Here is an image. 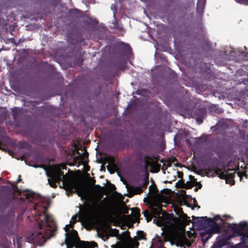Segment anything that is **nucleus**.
I'll use <instances>...</instances> for the list:
<instances>
[{"label": "nucleus", "instance_id": "obj_43", "mask_svg": "<svg viewBox=\"0 0 248 248\" xmlns=\"http://www.w3.org/2000/svg\"><path fill=\"white\" fill-rule=\"evenodd\" d=\"M221 125V122H218V124H217V125H218V133H219V131L220 130L219 127L220 126V125Z\"/></svg>", "mask_w": 248, "mask_h": 248}, {"label": "nucleus", "instance_id": "obj_46", "mask_svg": "<svg viewBox=\"0 0 248 248\" xmlns=\"http://www.w3.org/2000/svg\"><path fill=\"white\" fill-rule=\"evenodd\" d=\"M110 185H111V187H112L113 188H114V189L115 188V186L114 185L110 184Z\"/></svg>", "mask_w": 248, "mask_h": 248}, {"label": "nucleus", "instance_id": "obj_57", "mask_svg": "<svg viewBox=\"0 0 248 248\" xmlns=\"http://www.w3.org/2000/svg\"><path fill=\"white\" fill-rule=\"evenodd\" d=\"M0 179H1V178H0Z\"/></svg>", "mask_w": 248, "mask_h": 248}, {"label": "nucleus", "instance_id": "obj_17", "mask_svg": "<svg viewBox=\"0 0 248 248\" xmlns=\"http://www.w3.org/2000/svg\"><path fill=\"white\" fill-rule=\"evenodd\" d=\"M11 187H9L8 186H4L3 187L5 189H8L9 190V192L11 194V195L14 197L16 193H20V190L18 189L16 185H14L11 184Z\"/></svg>", "mask_w": 248, "mask_h": 248}, {"label": "nucleus", "instance_id": "obj_3", "mask_svg": "<svg viewBox=\"0 0 248 248\" xmlns=\"http://www.w3.org/2000/svg\"><path fill=\"white\" fill-rule=\"evenodd\" d=\"M194 223H197L204 231L201 232L202 241L204 243L210 238L214 233H217V215L213 218L207 217H195L193 216Z\"/></svg>", "mask_w": 248, "mask_h": 248}, {"label": "nucleus", "instance_id": "obj_35", "mask_svg": "<svg viewBox=\"0 0 248 248\" xmlns=\"http://www.w3.org/2000/svg\"><path fill=\"white\" fill-rule=\"evenodd\" d=\"M239 4L248 6V1H236Z\"/></svg>", "mask_w": 248, "mask_h": 248}, {"label": "nucleus", "instance_id": "obj_39", "mask_svg": "<svg viewBox=\"0 0 248 248\" xmlns=\"http://www.w3.org/2000/svg\"><path fill=\"white\" fill-rule=\"evenodd\" d=\"M55 169H56V168H54ZM59 170H60L61 171H62V170H66L67 169V167L65 165H62V166H61V168H60V169H58Z\"/></svg>", "mask_w": 248, "mask_h": 248}, {"label": "nucleus", "instance_id": "obj_10", "mask_svg": "<svg viewBox=\"0 0 248 248\" xmlns=\"http://www.w3.org/2000/svg\"><path fill=\"white\" fill-rule=\"evenodd\" d=\"M28 238L31 243L41 246L46 241L45 235L40 231H35Z\"/></svg>", "mask_w": 248, "mask_h": 248}, {"label": "nucleus", "instance_id": "obj_53", "mask_svg": "<svg viewBox=\"0 0 248 248\" xmlns=\"http://www.w3.org/2000/svg\"><path fill=\"white\" fill-rule=\"evenodd\" d=\"M125 213L127 214L128 213V211H125Z\"/></svg>", "mask_w": 248, "mask_h": 248}, {"label": "nucleus", "instance_id": "obj_55", "mask_svg": "<svg viewBox=\"0 0 248 248\" xmlns=\"http://www.w3.org/2000/svg\"><path fill=\"white\" fill-rule=\"evenodd\" d=\"M85 154L88 155V153H87V152H85Z\"/></svg>", "mask_w": 248, "mask_h": 248}, {"label": "nucleus", "instance_id": "obj_34", "mask_svg": "<svg viewBox=\"0 0 248 248\" xmlns=\"http://www.w3.org/2000/svg\"><path fill=\"white\" fill-rule=\"evenodd\" d=\"M142 214L145 217H147L148 216L151 214V213L149 212L148 210L146 209L142 212Z\"/></svg>", "mask_w": 248, "mask_h": 248}, {"label": "nucleus", "instance_id": "obj_30", "mask_svg": "<svg viewBox=\"0 0 248 248\" xmlns=\"http://www.w3.org/2000/svg\"><path fill=\"white\" fill-rule=\"evenodd\" d=\"M195 207H198V208H200V206L198 205V202L195 199V198L193 199V207H192V209H193Z\"/></svg>", "mask_w": 248, "mask_h": 248}, {"label": "nucleus", "instance_id": "obj_42", "mask_svg": "<svg viewBox=\"0 0 248 248\" xmlns=\"http://www.w3.org/2000/svg\"><path fill=\"white\" fill-rule=\"evenodd\" d=\"M186 142L187 145H190V141L189 139H186Z\"/></svg>", "mask_w": 248, "mask_h": 248}, {"label": "nucleus", "instance_id": "obj_54", "mask_svg": "<svg viewBox=\"0 0 248 248\" xmlns=\"http://www.w3.org/2000/svg\"><path fill=\"white\" fill-rule=\"evenodd\" d=\"M77 153H78V154H79V155H80V153H79V152H78V151H77Z\"/></svg>", "mask_w": 248, "mask_h": 248}, {"label": "nucleus", "instance_id": "obj_20", "mask_svg": "<svg viewBox=\"0 0 248 248\" xmlns=\"http://www.w3.org/2000/svg\"><path fill=\"white\" fill-rule=\"evenodd\" d=\"M13 117L15 121H17L19 118L20 114V109L17 108H15L13 109Z\"/></svg>", "mask_w": 248, "mask_h": 248}, {"label": "nucleus", "instance_id": "obj_29", "mask_svg": "<svg viewBox=\"0 0 248 248\" xmlns=\"http://www.w3.org/2000/svg\"><path fill=\"white\" fill-rule=\"evenodd\" d=\"M114 26L116 28H117L119 30L121 31H124V28L122 27V25H119L117 22H116L115 23H114Z\"/></svg>", "mask_w": 248, "mask_h": 248}, {"label": "nucleus", "instance_id": "obj_44", "mask_svg": "<svg viewBox=\"0 0 248 248\" xmlns=\"http://www.w3.org/2000/svg\"><path fill=\"white\" fill-rule=\"evenodd\" d=\"M95 179H93L92 182V185H93L94 186L95 185Z\"/></svg>", "mask_w": 248, "mask_h": 248}, {"label": "nucleus", "instance_id": "obj_13", "mask_svg": "<svg viewBox=\"0 0 248 248\" xmlns=\"http://www.w3.org/2000/svg\"><path fill=\"white\" fill-rule=\"evenodd\" d=\"M148 177L149 174L148 173L145 176L144 180L141 184V186H130L129 188L130 192L132 193L133 195L140 194L142 193L143 192V190L142 188H143L144 189H146L148 185L149 184Z\"/></svg>", "mask_w": 248, "mask_h": 248}, {"label": "nucleus", "instance_id": "obj_19", "mask_svg": "<svg viewBox=\"0 0 248 248\" xmlns=\"http://www.w3.org/2000/svg\"><path fill=\"white\" fill-rule=\"evenodd\" d=\"M68 14L73 17H78L80 16V11L77 9H69Z\"/></svg>", "mask_w": 248, "mask_h": 248}, {"label": "nucleus", "instance_id": "obj_24", "mask_svg": "<svg viewBox=\"0 0 248 248\" xmlns=\"http://www.w3.org/2000/svg\"><path fill=\"white\" fill-rule=\"evenodd\" d=\"M115 168H116V165H113L110 164H108L107 166V168L108 171L111 173H114L115 171Z\"/></svg>", "mask_w": 248, "mask_h": 248}, {"label": "nucleus", "instance_id": "obj_25", "mask_svg": "<svg viewBox=\"0 0 248 248\" xmlns=\"http://www.w3.org/2000/svg\"><path fill=\"white\" fill-rule=\"evenodd\" d=\"M193 186V184L191 181H187L186 183H185V185L183 186V188L190 189Z\"/></svg>", "mask_w": 248, "mask_h": 248}, {"label": "nucleus", "instance_id": "obj_48", "mask_svg": "<svg viewBox=\"0 0 248 248\" xmlns=\"http://www.w3.org/2000/svg\"><path fill=\"white\" fill-rule=\"evenodd\" d=\"M125 217H130V215L125 216Z\"/></svg>", "mask_w": 248, "mask_h": 248}, {"label": "nucleus", "instance_id": "obj_45", "mask_svg": "<svg viewBox=\"0 0 248 248\" xmlns=\"http://www.w3.org/2000/svg\"><path fill=\"white\" fill-rule=\"evenodd\" d=\"M201 186H200V187H196V188H194V191H197L199 188H201Z\"/></svg>", "mask_w": 248, "mask_h": 248}, {"label": "nucleus", "instance_id": "obj_56", "mask_svg": "<svg viewBox=\"0 0 248 248\" xmlns=\"http://www.w3.org/2000/svg\"><path fill=\"white\" fill-rule=\"evenodd\" d=\"M189 177H190V178H192V177H192L191 175H190V176H189Z\"/></svg>", "mask_w": 248, "mask_h": 248}, {"label": "nucleus", "instance_id": "obj_15", "mask_svg": "<svg viewBox=\"0 0 248 248\" xmlns=\"http://www.w3.org/2000/svg\"><path fill=\"white\" fill-rule=\"evenodd\" d=\"M174 210L176 214L182 219L183 222L185 223L186 225H188L191 220L188 219L189 217H187L186 214L184 213L183 209L181 207H177L175 208Z\"/></svg>", "mask_w": 248, "mask_h": 248}, {"label": "nucleus", "instance_id": "obj_31", "mask_svg": "<svg viewBox=\"0 0 248 248\" xmlns=\"http://www.w3.org/2000/svg\"><path fill=\"white\" fill-rule=\"evenodd\" d=\"M146 217V219L147 221L148 222L149 221H151L152 220V218L155 217H154V215H152L151 214L150 215L148 216L147 217Z\"/></svg>", "mask_w": 248, "mask_h": 248}, {"label": "nucleus", "instance_id": "obj_9", "mask_svg": "<svg viewBox=\"0 0 248 248\" xmlns=\"http://www.w3.org/2000/svg\"><path fill=\"white\" fill-rule=\"evenodd\" d=\"M103 201L100 202H95L93 204L89 203L86 204L80 208L82 214L84 216L89 215L91 212V209H93L95 212H99L101 210Z\"/></svg>", "mask_w": 248, "mask_h": 248}, {"label": "nucleus", "instance_id": "obj_40", "mask_svg": "<svg viewBox=\"0 0 248 248\" xmlns=\"http://www.w3.org/2000/svg\"><path fill=\"white\" fill-rule=\"evenodd\" d=\"M123 233H124V234L125 235V237H129L130 236H129L130 233L128 231L124 232H123Z\"/></svg>", "mask_w": 248, "mask_h": 248}, {"label": "nucleus", "instance_id": "obj_37", "mask_svg": "<svg viewBox=\"0 0 248 248\" xmlns=\"http://www.w3.org/2000/svg\"><path fill=\"white\" fill-rule=\"evenodd\" d=\"M211 248H217V238H216V240L214 243L213 244Z\"/></svg>", "mask_w": 248, "mask_h": 248}, {"label": "nucleus", "instance_id": "obj_51", "mask_svg": "<svg viewBox=\"0 0 248 248\" xmlns=\"http://www.w3.org/2000/svg\"><path fill=\"white\" fill-rule=\"evenodd\" d=\"M68 171H70L71 173H72V171L70 170V169H68Z\"/></svg>", "mask_w": 248, "mask_h": 248}, {"label": "nucleus", "instance_id": "obj_38", "mask_svg": "<svg viewBox=\"0 0 248 248\" xmlns=\"http://www.w3.org/2000/svg\"><path fill=\"white\" fill-rule=\"evenodd\" d=\"M211 129L213 131H215L216 130H217V124L214 126L211 127Z\"/></svg>", "mask_w": 248, "mask_h": 248}, {"label": "nucleus", "instance_id": "obj_6", "mask_svg": "<svg viewBox=\"0 0 248 248\" xmlns=\"http://www.w3.org/2000/svg\"><path fill=\"white\" fill-rule=\"evenodd\" d=\"M46 226L45 227V235L49 237L55 235L57 231V224L51 215L46 214L45 217Z\"/></svg>", "mask_w": 248, "mask_h": 248}, {"label": "nucleus", "instance_id": "obj_47", "mask_svg": "<svg viewBox=\"0 0 248 248\" xmlns=\"http://www.w3.org/2000/svg\"><path fill=\"white\" fill-rule=\"evenodd\" d=\"M42 224H40V225H39V229H42Z\"/></svg>", "mask_w": 248, "mask_h": 248}, {"label": "nucleus", "instance_id": "obj_28", "mask_svg": "<svg viewBox=\"0 0 248 248\" xmlns=\"http://www.w3.org/2000/svg\"><path fill=\"white\" fill-rule=\"evenodd\" d=\"M111 9L113 11V16L115 17L117 13V8L116 5L112 4L111 5Z\"/></svg>", "mask_w": 248, "mask_h": 248}, {"label": "nucleus", "instance_id": "obj_4", "mask_svg": "<svg viewBox=\"0 0 248 248\" xmlns=\"http://www.w3.org/2000/svg\"><path fill=\"white\" fill-rule=\"evenodd\" d=\"M39 167L43 168L46 171V176L49 177L48 181L49 185L52 187H56V183L62 181L64 186H70L72 183V176L70 174H64V172L59 169L49 167V169L44 165H41Z\"/></svg>", "mask_w": 248, "mask_h": 248}, {"label": "nucleus", "instance_id": "obj_36", "mask_svg": "<svg viewBox=\"0 0 248 248\" xmlns=\"http://www.w3.org/2000/svg\"><path fill=\"white\" fill-rule=\"evenodd\" d=\"M177 173H178V177L180 178H181V179H182L183 176V172H180V171H178Z\"/></svg>", "mask_w": 248, "mask_h": 248}, {"label": "nucleus", "instance_id": "obj_22", "mask_svg": "<svg viewBox=\"0 0 248 248\" xmlns=\"http://www.w3.org/2000/svg\"><path fill=\"white\" fill-rule=\"evenodd\" d=\"M133 215L136 219L139 218L140 216V210L138 208H133L131 209Z\"/></svg>", "mask_w": 248, "mask_h": 248}, {"label": "nucleus", "instance_id": "obj_50", "mask_svg": "<svg viewBox=\"0 0 248 248\" xmlns=\"http://www.w3.org/2000/svg\"><path fill=\"white\" fill-rule=\"evenodd\" d=\"M224 127L225 128H228V126L225 125V126H224Z\"/></svg>", "mask_w": 248, "mask_h": 248}, {"label": "nucleus", "instance_id": "obj_7", "mask_svg": "<svg viewBox=\"0 0 248 248\" xmlns=\"http://www.w3.org/2000/svg\"><path fill=\"white\" fill-rule=\"evenodd\" d=\"M203 170L208 176L217 175V158L215 157L210 156Z\"/></svg>", "mask_w": 248, "mask_h": 248}, {"label": "nucleus", "instance_id": "obj_11", "mask_svg": "<svg viewBox=\"0 0 248 248\" xmlns=\"http://www.w3.org/2000/svg\"><path fill=\"white\" fill-rule=\"evenodd\" d=\"M162 212L161 206L159 205L157 208H153L152 210L151 214L154 215L155 217H156V219L155 218L154 219V222L155 221L156 224L158 226L161 227L164 225V219L163 216H160V214Z\"/></svg>", "mask_w": 248, "mask_h": 248}, {"label": "nucleus", "instance_id": "obj_33", "mask_svg": "<svg viewBox=\"0 0 248 248\" xmlns=\"http://www.w3.org/2000/svg\"><path fill=\"white\" fill-rule=\"evenodd\" d=\"M94 188L97 189L99 191H101L104 187H102L99 185H94Z\"/></svg>", "mask_w": 248, "mask_h": 248}, {"label": "nucleus", "instance_id": "obj_23", "mask_svg": "<svg viewBox=\"0 0 248 248\" xmlns=\"http://www.w3.org/2000/svg\"><path fill=\"white\" fill-rule=\"evenodd\" d=\"M110 233L111 236H115L120 237L119 231L116 229L110 228Z\"/></svg>", "mask_w": 248, "mask_h": 248}, {"label": "nucleus", "instance_id": "obj_41", "mask_svg": "<svg viewBox=\"0 0 248 248\" xmlns=\"http://www.w3.org/2000/svg\"><path fill=\"white\" fill-rule=\"evenodd\" d=\"M21 180H21V176L19 175L18 176V178L17 181L16 182V183L17 184V183H18L20 182L21 181Z\"/></svg>", "mask_w": 248, "mask_h": 248}, {"label": "nucleus", "instance_id": "obj_52", "mask_svg": "<svg viewBox=\"0 0 248 248\" xmlns=\"http://www.w3.org/2000/svg\"><path fill=\"white\" fill-rule=\"evenodd\" d=\"M161 248H166L164 246H162Z\"/></svg>", "mask_w": 248, "mask_h": 248}, {"label": "nucleus", "instance_id": "obj_27", "mask_svg": "<svg viewBox=\"0 0 248 248\" xmlns=\"http://www.w3.org/2000/svg\"><path fill=\"white\" fill-rule=\"evenodd\" d=\"M176 185H178L177 186V187H180V188H183V186H184L185 185V181L184 180H183V179H181L180 180L178 183L176 184Z\"/></svg>", "mask_w": 248, "mask_h": 248}, {"label": "nucleus", "instance_id": "obj_18", "mask_svg": "<svg viewBox=\"0 0 248 248\" xmlns=\"http://www.w3.org/2000/svg\"><path fill=\"white\" fill-rule=\"evenodd\" d=\"M104 160L108 163V164L115 165V157L110 155H106L104 157Z\"/></svg>", "mask_w": 248, "mask_h": 248}, {"label": "nucleus", "instance_id": "obj_32", "mask_svg": "<svg viewBox=\"0 0 248 248\" xmlns=\"http://www.w3.org/2000/svg\"><path fill=\"white\" fill-rule=\"evenodd\" d=\"M237 173V175L240 177V178L242 177V176H247V174L245 172H238Z\"/></svg>", "mask_w": 248, "mask_h": 248}, {"label": "nucleus", "instance_id": "obj_49", "mask_svg": "<svg viewBox=\"0 0 248 248\" xmlns=\"http://www.w3.org/2000/svg\"><path fill=\"white\" fill-rule=\"evenodd\" d=\"M217 111H218V113H219V112H221L222 111L221 110H220L219 109H217Z\"/></svg>", "mask_w": 248, "mask_h": 248}, {"label": "nucleus", "instance_id": "obj_14", "mask_svg": "<svg viewBox=\"0 0 248 248\" xmlns=\"http://www.w3.org/2000/svg\"><path fill=\"white\" fill-rule=\"evenodd\" d=\"M181 221H183L179 217H174L170 214H167L164 219V225H169L170 226H174L179 224Z\"/></svg>", "mask_w": 248, "mask_h": 248}, {"label": "nucleus", "instance_id": "obj_26", "mask_svg": "<svg viewBox=\"0 0 248 248\" xmlns=\"http://www.w3.org/2000/svg\"><path fill=\"white\" fill-rule=\"evenodd\" d=\"M149 190L150 191L154 194H156L158 192V189L155 185L154 186H149Z\"/></svg>", "mask_w": 248, "mask_h": 248}, {"label": "nucleus", "instance_id": "obj_5", "mask_svg": "<svg viewBox=\"0 0 248 248\" xmlns=\"http://www.w3.org/2000/svg\"><path fill=\"white\" fill-rule=\"evenodd\" d=\"M240 55L245 56V52L238 48L235 49L231 47H226L218 52V61L219 60L220 64H224L227 60L237 61Z\"/></svg>", "mask_w": 248, "mask_h": 248}, {"label": "nucleus", "instance_id": "obj_2", "mask_svg": "<svg viewBox=\"0 0 248 248\" xmlns=\"http://www.w3.org/2000/svg\"><path fill=\"white\" fill-rule=\"evenodd\" d=\"M78 216L75 215L73 216L70 222V224L66 225L64 227V230L66 232L65 234V239L64 243L67 248H94L97 247V244L95 242H84L80 241L77 231L72 230L71 231L70 228L73 229L74 224L77 222Z\"/></svg>", "mask_w": 248, "mask_h": 248}, {"label": "nucleus", "instance_id": "obj_16", "mask_svg": "<svg viewBox=\"0 0 248 248\" xmlns=\"http://www.w3.org/2000/svg\"><path fill=\"white\" fill-rule=\"evenodd\" d=\"M206 1H197L196 13L197 16L201 17L203 14Z\"/></svg>", "mask_w": 248, "mask_h": 248}, {"label": "nucleus", "instance_id": "obj_21", "mask_svg": "<svg viewBox=\"0 0 248 248\" xmlns=\"http://www.w3.org/2000/svg\"><path fill=\"white\" fill-rule=\"evenodd\" d=\"M137 240H146V233L142 231H138L137 232Z\"/></svg>", "mask_w": 248, "mask_h": 248}, {"label": "nucleus", "instance_id": "obj_12", "mask_svg": "<svg viewBox=\"0 0 248 248\" xmlns=\"http://www.w3.org/2000/svg\"><path fill=\"white\" fill-rule=\"evenodd\" d=\"M207 110L205 108L198 107L193 111V117L196 120L198 124H200L203 122Z\"/></svg>", "mask_w": 248, "mask_h": 248}, {"label": "nucleus", "instance_id": "obj_8", "mask_svg": "<svg viewBox=\"0 0 248 248\" xmlns=\"http://www.w3.org/2000/svg\"><path fill=\"white\" fill-rule=\"evenodd\" d=\"M235 172L233 170H221L218 168V177L221 180H224L226 184L232 186L234 184V177Z\"/></svg>", "mask_w": 248, "mask_h": 248}, {"label": "nucleus", "instance_id": "obj_1", "mask_svg": "<svg viewBox=\"0 0 248 248\" xmlns=\"http://www.w3.org/2000/svg\"><path fill=\"white\" fill-rule=\"evenodd\" d=\"M228 218L230 216L218 215V248H232L233 244L230 242L232 238H239L237 245L248 243V235L243 233V225L245 223H227L225 220Z\"/></svg>", "mask_w": 248, "mask_h": 248}]
</instances>
